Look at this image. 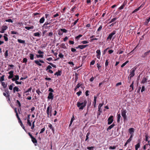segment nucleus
I'll return each mask as SVG.
<instances>
[{
    "instance_id": "nucleus-1",
    "label": "nucleus",
    "mask_w": 150,
    "mask_h": 150,
    "mask_svg": "<svg viewBox=\"0 0 150 150\" xmlns=\"http://www.w3.org/2000/svg\"><path fill=\"white\" fill-rule=\"evenodd\" d=\"M87 103V100L84 98L79 99L77 102L76 105L79 108V109L83 110L86 106Z\"/></svg>"
},
{
    "instance_id": "nucleus-2",
    "label": "nucleus",
    "mask_w": 150,
    "mask_h": 150,
    "mask_svg": "<svg viewBox=\"0 0 150 150\" xmlns=\"http://www.w3.org/2000/svg\"><path fill=\"white\" fill-rule=\"evenodd\" d=\"M47 113L48 117H50L52 116V107L51 105H50L47 108Z\"/></svg>"
},
{
    "instance_id": "nucleus-3",
    "label": "nucleus",
    "mask_w": 150,
    "mask_h": 150,
    "mask_svg": "<svg viewBox=\"0 0 150 150\" xmlns=\"http://www.w3.org/2000/svg\"><path fill=\"white\" fill-rule=\"evenodd\" d=\"M116 30L113 31L112 33L109 34V35L107 38V40H111L112 38H113V39H114L116 37L115 35H114L116 34Z\"/></svg>"
},
{
    "instance_id": "nucleus-4",
    "label": "nucleus",
    "mask_w": 150,
    "mask_h": 150,
    "mask_svg": "<svg viewBox=\"0 0 150 150\" xmlns=\"http://www.w3.org/2000/svg\"><path fill=\"white\" fill-rule=\"evenodd\" d=\"M137 69V67H134L132 68L131 70L130 74L129 75V77L130 78L129 81V82H130L131 79L135 75L134 72Z\"/></svg>"
},
{
    "instance_id": "nucleus-5",
    "label": "nucleus",
    "mask_w": 150,
    "mask_h": 150,
    "mask_svg": "<svg viewBox=\"0 0 150 150\" xmlns=\"http://www.w3.org/2000/svg\"><path fill=\"white\" fill-rule=\"evenodd\" d=\"M121 115L123 117L124 120H125L127 118V116L126 113L127 111L126 110L122 109L121 110Z\"/></svg>"
},
{
    "instance_id": "nucleus-6",
    "label": "nucleus",
    "mask_w": 150,
    "mask_h": 150,
    "mask_svg": "<svg viewBox=\"0 0 150 150\" xmlns=\"http://www.w3.org/2000/svg\"><path fill=\"white\" fill-rule=\"evenodd\" d=\"M38 54H40L36 55L37 58H40V57L42 58H43V54L44 53V52H43L41 51L40 50H39L38 51Z\"/></svg>"
},
{
    "instance_id": "nucleus-7",
    "label": "nucleus",
    "mask_w": 150,
    "mask_h": 150,
    "mask_svg": "<svg viewBox=\"0 0 150 150\" xmlns=\"http://www.w3.org/2000/svg\"><path fill=\"white\" fill-rule=\"evenodd\" d=\"M113 117L112 115L110 116L108 119V124L110 125L113 122Z\"/></svg>"
},
{
    "instance_id": "nucleus-8",
    "label": "nucleus",
    "mask_w": 150,
    "mask_h": 150,
    "mask_svg": "<svg viewBox=\"0 0 150 150\" xmlns=\"http://www.w3.org/2000/svg\"><path fill=\"white\" fill-rule=\"evenodd\" d=\"M54 95L52 92H50L48 94V96L47 97V99L48 100L51 99L52 100L53 99Z\"/></svg>"
},
{
    "instance_id": "nucleus-9",
    "label": "nucleus",
    "mask_w": 150,
    "mask_h": 150,
    "mask_svg": "<svg viewBox=\"0 0 150 150\" xmlns=\"http://www.w3.org/2000/svg\"><path fill=\"white\" fill-rule=\"evenodd\" d=\"M8 74H9V75L8 76V79H12L13 76V71H10L8 72Z\"/></svg>"
},
{
    "instance_id": "nucleus-10",
    "label": "nucleus",
    "mask_w": 150,
    "mask_h": 150,
    "mask_svg": "<svg viewBox=\"0 0 150 150\" xmlns=\"http://www.w3.org/2000/svg\"><path fill=\"white\" fill-rule=\"evenodd\" d=\"M30 138L31 139V141L33 142L35 146H36L37 143V141L36 139L33 136L31 137Z\"/></svg>"
},
{
    "instance_id": "nucleus-11",
    "label": "nucleus",
    "mask_w": 150,
    "mask_h": 150,
    "mask_svg": "<svg viewBox=\"0 0 150 150\" xmlns=\"http://www.w3.org/2000/svg\"><path fill=\"white\" fill-rule=\"evenodd\" d=\"M127 3V1H125L123 3L122 5L118 9L120 10H122L124 7V6L126 5Z\"/></svg>"
},
{
    "instance_id": "nucleus-12",
    "label": "nucleus",
    "mask_w": 150,
    "mask_h": 150,
    "mask_svg": "<svg viewBox=\"0 0 150 150\" xmlns=\"http://www.w3.org/2000/svg\"><path fill=\"white\" fill-rule=\"evenodd\" d=\"M96 52L97 53L96 55L97 57L99 59H100V56L101 54L100 51V50H97L96 51Z\"/></svg>"
},
{
    "instance_id": "nucleus-13",
    "label": "nucleus",
    "mask_w": 150,
    "mask_h": 150,
    "mask_svg": "<svg viewBox=\"0 0 150 150\" xmlns=\"http://www.w3.org/2000/svg\"><path fill=\"white\" fill-rule=\"evenodd\" d=\"M134 84V81H133L132 82L131 84L130 85L129 87H130L129 89V92H132L134 90L133 85Z\"/></svg>"
},
{
    "instance_id": "nucleus-14",
    "label": "nucleus",
    "mask_w": 150,
    "mask_h": 150,
    "mask_svg": "<svg viewBox=\"0 0 150 150\" xmlns=\"http://www.w3.org/2000/svg\"><path fill=\"white\" fill-rule=\"evenodd\" d=\"M62 73V71L60 70H58L57 72H56L54 74L55 75L57 76H60Z\"/></svg>"
},
{
    "instance_id": "nucleus-15",
    "label": "nucleus",
    "mask_w": 150,
    "mask_h": 150,
    "mask_svg": "<svg viewBox=\"0 0 150 150\" xmlns=\"http://www.w3.org/2000/svg\"><path fill=\"white\" fill-rule=\"evenodd\" d=\"M147 79L144 76L142 78L141 83L142 84H144L147 82Z\"/></svg>"
},
{
    "instance_id": "nucleus-16",
    "label": "nucleus",
    "mask_w": 150,
    "mask_h": 150,
    "mask_svg": "<svg viewBox=\"0 0 150 150\" xmlns=\"http://www.w3.org/2000/svg\"><path fill=\"white\" fill-rule=\"evenodd\" d=\"M129 132L131 135H133V133L134 132V129L133 128H131L129 129Z\"/></svg>"
},
{
    "instance_id": "nucleus-17",
    "label": "nucleus",
    "mask_w": 150,
    "mask_h": 150,
    "mask_svg": "<svg viewBox=\"0 0 150 150\" xmlns=\"http://www.w3.org/2000/svg\"><path fill=\"white\" fill-rule=\"evenodd\" d=\"M124 49L123 48H122L120 49L118 52H117V54H122L124 52Z\"/></svg>"
},
{
    "instance_id": "nucleus-18",
    "label": "nucleus",
    "mask_w": 150,
    "mask_h": 150,
    "mask_svg": "<svg viewBox=\"0 0 150 150\" xmlns=\"http://www.w3.org/2000/svg\"><path fill=\"white\" fill-rule=\"evenodd\" d=\"M50 129H51L52 132L53 134L54 133V127H53L52 125L51 124H49L48 125Z\"/></svg>"
},
{
    "instance_id": "nucleus-19",
    "label": "nucleus",
    "mask_w": 150,
    "mask_h": 150,
    "mask_svg": "<svg viewBox=\"0 0 150 150\" xmlns=\"http://www.w3.org/2000/svg\"><path fill=\"white\" fill-rule=\"evenodd\" d=\"M41 32H36L34 33V36L35 37H39L41 36Z\"/></svg>"
},
{
    "instance_id": "nucleus-20",
    "label": "nucleus",
    "mask_w": 150,
    "mask_h": 150,
    "mask_svg": "<svg viewBox=\"0 0 150 150\" xmlns=\"http://www.w3.org/2000/svg\"><path fill=\"white\" fill-rule=\"evenodd\" d=\"M34 62L37 65H38L40 62L41 63H44V62L42 60H40L39 61L38 60H35Z\"/></svg>"
},
{
    "instance_id": "nucleus-21",
    "label": "nucleus",
    "mask_w": 150,
    "mask_h": 150,
    "mask_svg": "<svg viewBox=\"0 0 150 150\" xmlns=\"http://www.w3.org/2000/svg\"><path fill=\"white\" fill-rule=\"evenodd\" d=\"M17 41L19 43L23 44H25V41L24 40H22L20 39H18Z\"/></svg>"
},
{
    "instance_id": "nucleus-22",
    "label": "nucleus",
    "mask_w": 150,
    "mask_h": 150,
    "mask_svg": "<svg viewBox=\"0 0 150 150\" xmlns=\"http://www.w3.org/2000/svg\"><path fill=\"white\" fill-rule=\"evenodd\" d=\"M97 98V96H94V102L93 103V105L94 108L96 107V99Z\"/></svg>"
},
{
    "instance_id": "nucleus-23",
    "label": "nucleus",
    "mask_w": 150,
    "mask_h": 150,
    "mask_svg": "<svg viewBox=\"0 0 150 150\" xmlns=\"http://www.w3.org/2000/svg\"><path fill=\"white\" fill-rule=\"evenodd\" d=\"M150 52V50L145 52L144 54L143 55H142V57H143V58H144L146 56H147L148 54H149V53Z\"/></svg>"
},
{
    "instance_id": "nucleus-24",
    "label": "nucleus",
    "mask_w": 150,
    "mask_h": 150,
    "mask_svg": "<svg viewBox=\"0 0 150 150\" xmlns=\"http://www.w3.org/2000/svg\"><path fill=\"white\" fill-rule=\"evenodd\" d=\"M150 21V16L149 18L147 19L144 23V25H148V23Z\"/></svg>"
},
{
    "instance_id": "nucleus-25",
    "label": "nucleus",
    "mask_w": 150,
    "mask_h": 150,
    "mask_svg": "<svg viewBox=\"0 0 150 150\" xmlns=\"http://www.w3.org/2000/svg\"><path fill=\"white\" fill-rule=\"evenodd\" d=\"M19 91L18 88L17 86H15L13 88V93H15L16 91L18 92Z\"/></svg>"
},
{
    "instance_id": "nucleus-26",
    "label": "nucleus",
    "mask_w": 150,
    "mask_h": 150,
    "mask_svg": "<svg viewBox=\"0 0 150 150\" xmlns=\"http://www.w3.org/2000/svg\"><path fill=\"white\" fill-rule=\"evenodd\" d=\"M82 85V84H81L80 83H78L74 88V91H76L77 88H79V87L81 86Z\"/></svg>"
},
{
    "instance_id": "nucleus-27",
    "label": "nucleus",
    "mask_w": 150,
    "mask_h": 150,
    "mask_svg": "<svg viewBox=\"0 0 150 150\" xmlns=\"http://www.w3.org/2000/svg\"><path fill=\"white\" fill-rule=\"evenodd\" d=\"M103 103H100L98 105V111L100 112H101V107L103 106Z\"/></svg>"
},
{
    "instance_id": "nucleus-28",
    "label": "nucleus",
    "mask_w": 150,
    "mask_h": 150,
    "mask_svg": "<svg viewBox=\"0 0 150 150\" xmlns=\"http://www.w3.org/2000/svg\"><path fill=\"white\" fill-rule=\"evenodd\" d=\"M115 126V125L114 123H113L107 129V131H108V130H110L112 128H113Z\"/></svg>"
},
{
    "instance_id": "nucleus-29",
    "label": "nucleus",
    "mask_w": 150,
    "mask_h": 150,
    "mask_svg": "<svg viewBox=\"0 0 150 150\" xmlns=\"http://www.w3.org/2000/svg\"><path fill=\"white\" fill-rule=\"evenodd\" d=\"M29 57L30 60H33L34 59V55L33 54L30 53L29 54Z\"/></svg>"
},
{
    "instance_id": "nucleus-30",
    "label": "nucleus",
    "mask_w": 150,
    "mask_h": 150,
    "mask_svg": "<svg viewBox=\"0 0 150 150\" xmlns=\"http://www.w3.org/2000/svg\"><path fill=\"white\" fill-rule=\"evenodd\" d=\"M88 46V45H80V46L79 47V48L81 49H83L85 48H86L87 46Z\"/></svg>"
},
{
    "instance_id": "nucleus-31",
    "label": "nucleus",
    "mask_w": 150,
    "mask_h": 150,
    "mask_svg": "<svg viewBox=\"0 0 150 150\" xmlns=\"http://www.w3.org/2000/svg\"><path fill=\"white\" fill-rule=\"evenodd\" d=\"M45 19L44 17H42L40 19L39 21V22L40 23H44L45 21Z\"/></svg>"
},
{
    "instance_id": "nucleus-32",
    "label": "nucleus",
    "mask_w": 150,
    "mask_h": 150,
    "mask_svg": "<svg viewBox=\"0 0 150 150\" xmlns=\"http://www.w3.org/2000/svg\"><path fill=\"white\" fill-rule=\"evenodd\" d=\"M32 89V87H31L29 88V89L28 90L24 91V92L23 93V94H25V93H28V92H30V93H31V91Z\"/></svg>"
},
{
    "instance_id": "nucleus-33",
    "label": "nucleus",
    "mask_w": 150,
    "mask_h": 150,
    "mask_svg": "<svg viewBox=\"0 0 150 150\" xmlns=\"http://www.w3.org/2000/svg\"><path fill=\"white\" fill-rule=\"evenodd\" d=\"M140 142L138 143L135 146V150H137L138 148H139L140 146Z\"/></svg>"
},
{
    "instance_id": "nucleus-34",
    "label": "nucleus",
    "mask_w": 150,
    "mask_h": 150,
    "mask_svg": "<svg viewBox=\"0 0 150 150\" xmlns=\"http://www.w3.org/2000/svg\"><path fill=\"white\" fill-rule=\"evenodd\" d=\"M90 133H89V132H88L87 133L86 136V139H85V141H88V140L89 138V136L90 135Z\"/></svg>"
},
{
    "instance_id": "nucleus-35",
    "label": "nucleus",
    "mask_w": 150,
    "mask_h": 150,
    "mask_svg": "<svg viewBox=\"0 0 150 150\" xmlns=\"http://www.w3.org/2000/svg\"><path fill=\"white\" fill-rule=\"evenodd\" d=\"M34 27V26L32 25L30 27H25V28L28 30H30V29H33Z\"/></svg>"
},
{
    "instance_id": "nucleus-36",
    "label": "nucleus",
    "mask_w": 150,
    "mask_h": 150,
    "mask_svg": "<svg viewBox=\"0 0 150 150\" xmlns=\"http://www.w3.org/2000/svg\"><path fill=\"white\" fill-rule=\"evenodd\" d=\"M118 146L117 145L114 146H110L109 147V149H116V148Z\"/></svg>"
},
{
    "instance_id": "nucleus-37",
    "label": "nucleus",
    "mask_w": 150,
    "mask_h": 150,
    "mask_svg": "<svg viewBox=\"0 0 150 150\" xmlns=\"http://www.w3.org/2000/svg\"><path fill=\"white\" fill-rule=\"evenodd\" d=\"M78 74L76 73L75 74V82H76L77 81L78 79Z\"/></svg>"
},
{
    "instance_id": "nucleus-38",
    "label": "nucleus",
    "mask_w": 150,
    "mask_h": 150,
    "mask_svg": "<svg viewBox=\"0 0 150 150\" xmlns=\"http://www.w3.org/2000/svg\"><path fill=\"white\" fill-rule=\"evenodd\" d=\"M61 47L64 49H67V48L65 46V44L64 43H62L61 45Z\"/></svg>"
},
{
    "instance_id": "nucleus-39",
    "label": "nucleus",
    "mask_w": 150,
    "mask_h": 150,
    "mask_svg": "<svg viewBox=\"0 0 150 150\" xmlns=\"http://www.w3.org/2000/svg\"><path fill=\"white\" fill-rule=\"evenodd\" d=\"M52 20H50L49 22L48 21H47L46 22H45V23L43 25V26H45V25H47L49 24H50L51 23V21H52Z\"/></svg>"
},
{
    "instance_id": "nucleus-40",
    "label": "nucleus",
    "mask_w": 150,
    "mask_h": 150,
    "mask_svg": "<svg viewBox=\"0 0 150 150\" xmlns=\"http://www.w3.org/2000/svg\"><path fill=\"white\" fill-rule=\"evenodd\" d=\"M1 85L4 88H6L7 87V84L4 82H2Z\"/></svg>"
},
{
    "instance_id": "nucleus-41",
    "label": "nucleus",
    "mask_w": 150,
    "mask_h": 150,
    "mask_svg": "<svg viewBox=\"0 0 150 150\" xmlns=\"http://www.w3.org/2000/svg\"><path fill=\"white\" fill-rule=\"evenodd\" d=\"M79 19H77L73 23H72L71 24V26H74L75 25L76 23H77V22H78L79 21Z\"/></svg>"
},
{
    "instance_id": "nucleus-42",
    "label": "nucleus",
    "mask_w": 150,
    "mask_h": 150,
    "mask_svg": "<svg viewBox=\"0 0 150 150\" xmlns=\"http://www.w3.org/2000/svg\"><path fill=\"white\" fill-rule=\"evenodd\" d=\"M47 62V63L48 64H49L50 65H51L52 67H53L54 68H56L57 67H56V65L52 63H50V62Z\"/></svg>"
},
{
    "instance_id": "nucleus-43",
    "label": "nucleus",
    "mask_w": 150,
    "mask_h": 150,
    "mask_svg": "<svg viewBox=\"0 0 150 150\" xmlns=\"http://www.w3.org/2000/svg\"><path fill=\"white\" fill-rule=\"evenodd\" d=\"M129 62L128 61H127L123 63L121 66V67H124L128 62Z\"/></svg>"
},
{
    "instance_id": "nucleus-44",
    "label": "nucleus",
    "mask_w": 150,
    "mask_h": 150,
    "mask_svg": "<svg viewBox=\"0 0 150 150\" xmlns=\"http://www.w3.org/2000/svg\"><path fill=\"white\" fill-rule=\"evenodd\" d=\"M1 28L5 31L8 28V27L6 25H3L2 26Z\"/></svg>"
},
{
    "instance_id": "nucleus-45",
    "label": "nucleus",
    "mask_w": 150,
    "mask_h": 150,
    "mask_svg": "<svg viewBox=\"0 0 150 150\" xmlns=\"http://www.w3.org/2000/svg\"><path fill=\"white\" fill-rule=\"evenodd\" d=\"M63 34V33L62 32V31L61 30V29H59L58 30V34L60 36V35H62Z\"/></svg>"
},
{
    "instance_id": "nucleus-46",
    "label": "nucleus",
    "mask_w": 150,
    "mask_h": 150,
    "mask_svg": "<svg viewBox=\"0 0 150 150\" xmlns=\"http://www.w3.org/2000/svg\"><path fill=\"white\" fill-rule=\"evenodd\" d=\"M117 18H113L110 21V22L109 23H111L114 22V21H116L117 20Z\"/></svg>"
},
{
    "instance_id": "nucleus-47",
    "label": "nucleus",
    "mask_w": 150,
    "mask_h": 150,
    "mask_svg": "<svg viewBox=\"0 0 150 150\" xmlns=\"http://www.w3.org/2000/svg\"><path fill=\"white\" fill-rule=\"evenodd\" d=\"M63 33H66L67 32V30L65 29H61Z\"/></svg>"
},
{
    "instance_id": "nucleus-48",
    "label": "nucleus",
    "mask_w": 150,
    "mask_h": 150,
    "mask_svg": "<svg viewBox=\"0 0 150 150\" xmlns=\"http://www.w3.org/2000/svg\"><path fill=\"white\" fill-rule=\"evenodd\" d=\"M87 149L89 150H93L94 147L93 146H91V147L88 146L87 148Z\"/></svg>"
},
{
    "instance_id": "nucleus-49",
    "label": "nucleus",
    "mask_w": 150,
    "mask_h": 150,
    "mask_svg": "<svg viewBox=\"0 0 150 150\" xmlns=\"http://www.w3.org/2000/svg\"><path fill=\"white\" fill-rule=\"evenodd\" d=\"M52 66L51 65H48L46 69V70L47 71L48 70L52 68Z\"/></svg>"
},
{
    "instance_id": "nucleus-50",
    "label": "nucleus",
    "mask_w": 150,
    "mask_h": 150,
    "mask_svg": "<svg viewBox=\"0 0 150 150\" xmlns=\"http://www.w3.org/2000/svg\"><path fill=\"white\" fill-rule=\"evenodd\" d=\"M4 76H5L4 75H3L0 77V81H2L4 80Z\"/></svg>"
},
{
    "instance_id": "nucleus-51",
    "label": "nucleus",
    "mask_w": 150,
    "mask_h": 150,
    "mask_svg": "<svg viewBox=\"0 0 150 150\" xmlns=\"http://www.w3.org/2000/svg\"><path fill=\"white\" fill-rule=\"evenodd\" d=\"M108 59H106L105 62V67L106 68L108 65Z\"/></svg>"
},
{
    "instance_id": "nucleus-52",
    "label": "nucleus",
    "mask_w": 150,
    "mask_h": 150,
    "mask_svg": "<svg viewBox=\"0 0 150 150\" xmlns=\"http://www.w3.org/2000/svg\"><path fill=\"white\" fill-rule=\"evenodd\" d=\"M133 135H131L130 138L129 139H128L127 141L128 142H130V141H131L132 140V137H133Z\"/></svg>"
},
{
    "instance_id": "nucleus-53",
    "label": "nucleus",
    "mask_w": 150,
    "mask_h": 150,
    "mask_svg": "<svg viewBox=\"0 0 150 150\" xmlns=\"http://www.w3.org/2000/svg\"><path fill=\"white\" fill-rule=\"evenodd\" d=\"M82 36V35L80 34L78 36H77L75 37V38L76 39H79Z\"/></svg>"
},
{
    "instance_id": "nucleus-54",
    "label": "nucleus",
    "mask_w": 150,
    "mask_h": 150,
    "mask_svg": "<svg viewBox=\"0 0 150 150\" xmlns=\"http://www.w3.org/2000/svg\"><path fill=\"white\" fill-rule=\"evenodd\" d=\"M59 14L58 13H57L52 16V18H55L56 17H57L59 16Z\"/></svg>"
},
{
    "instance_id": "nucleus-55",
    "label": "nucleus",
    "mask_w": 150,
    "mask_h": 150,
    "mask_svg": "<svg viewBox=\"0 0 150 150\" xmlns=\"http://www.w3.org/2000/svg\"><path fill=\"white\" fill-rule=\"evenodd\" d=\"M59 57L61 58H63L64 57V55L61 53H60L59 54Z\"/></svg>"
},
{
    "instance_id": "nucleus-56",
    "label": "nucleus",
    "mask_w": 150,
    "mask_h": 150,
    "mask_svg": "<svg viewBox=\"0 0 150 150\" xmlns=\"http://www.w3.org/2000/svg\"><path fill=\"white\" fill-rule=\"evenodd\" d=\"M5 21L6 22H11L12 23H13V21L11 19H7L5 20Z\"/></svg>"
},
{
    "instance_id": "nucleus-57",
    "label": "nucleus",
    "mask_w": 150,
    "mask_h": 150,
    "mask_svg": "<svg viewBox=\"0 0 150 150\" xmlns=\"http://www.w3.org/2000/svg\"><path fill=\"white\" fill-rule=\"evenodd\" d=\"M27 124L30 126L32 125L30 121V120H27Z\"/></svg>"
},
{
    "instance_id": "nucleus-58",
    "label": "nucleus",
    "mask_w": 150,
    "mask_h": 150,
    "mask_svg": "<svg viewBox=\"0 0 150 150\" xmlns=\"http://www.w3.org/2000/svg\"><path fill=\"white\" fill-rule=\"evenodd\" d=\"M81 93L82 92L81 91H80L79 92H77L76 94L78 96H79L81 95Z\"/></svg>"
},
{
    "instance_id": "nucleus-59",
    "label": "nucleus",
    "mask_w": 150,
    "mask_h": 150,
    "mask_svg": "<svg viewBox=\"0 0 150 150\" xmlns=\"http://www.w3.org/2000/svg\"><path fill=\"white\" fill-rule=\"evenodd\" d=\"M11 33L12 34H18V32L14 31H11Z\"/></svg>"
},
{
    "instance_id": "nucleus-60",
    "label": "nucleus",
    "mask_w": 150,
    "mask_h": 150,
    "mask_svg": "<svg viewBox=\"0 0 150 150\" xmlns=\"http://www.w3.org/2000/svg\"><path fill=\"white\" fill-rule=\"evenodd\" d=\"M45 130V127H44L41 130L40 133V134L42 133Z\"/></svg>"
},
{
    "instance_id": "nucleus-61",
    "label": "nucleus",
    "mask_w": 150,
    "mask_h": 150,
    "mask_svg": "<svg viewBox=\"0 0 150 150\" xmlns=\"http://www.w3.org/2000/svg\"><path fill=\"white\" fill-rule=\"evenodd\" d=\"M15 83L17 84H21L22 82H18L17 81H15Z\"/></svg>"
},
{
    "instance_id": "nucleus-62",
    "label": "nucleus",
    "mask_w": 150,
    "mask_h": 150,
    "mask_svg": "<svg viewBox=\"0 0 150 150\" xmlns=\"http://www.w3.org/2000/svg\"><path fill=\"white\" fill-rule=\"evenodd\" d=\"M36 92L38 95H40V93H41V92L39 89L37 90L36 91Z\"/></svg>"
},
{
    "instance_id": "nucleus-63",
    "label": "nucleus",
    "mask_w": 150,
    "mask_h": 150,
    "mask_svg": "<svg viewBox=\"0 0 150 150\" xmlns=\"http://www.w3.org/2000/svg\"><path fill=\"white\" fill-rule=\"evenodd\" d=\"M16 103L18 104L19 107H21V104L18 100H16Z\"/></svg>"
},
{
    "instance_id": "nucleus-64",
    "label": "nucleus",
    "mask_w": 150,
    "mask_h": 150,
    "mask_svg": "<svg viewBox=\"0 0 150 150\" xmlns=\"http://www.w3.org/2000/svg\"><path fill=\"white\" fill-rule=\"evenodd\" d=\"M27 61V59L26 58H25L23 59V62L26 63Z\"/></svg>"
}]
</instances>
